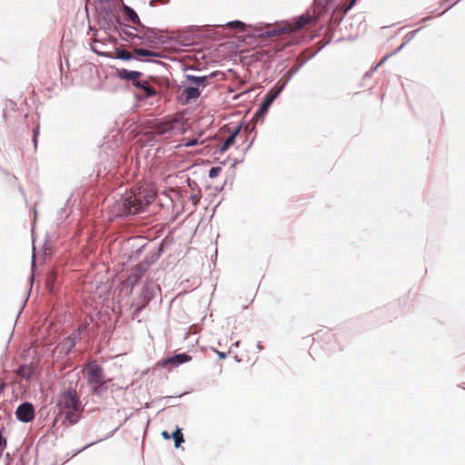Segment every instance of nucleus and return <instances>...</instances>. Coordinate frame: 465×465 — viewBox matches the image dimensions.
Masks as SVG:
<instances>
[{
    "label": "nucleus",
    "instance_id": "f257e3e1",
    "mask_svg": "<svg viewBox=\"0 0 465 465\" xmlns=\"http://www.w3.org/2000/svg\"><path fill=\"white\" fill-rule=\"evenodd\" d=\"M155 195L154 191L149 187H136L115 203V214L117 216L137 214L153 202Z\"/></svg>",
    "mask_w": 465,
    "mask_h": 465
},
{
    "label": "nucleus",
    "instance_id": "f03ea898",
    "mask_svg": "<svg viewBox=\"0 0 465 465\" xmlns=\"http://www.w3.org/2000/svg\"><path fill=\"white\" fill-rule=\"evenodd\" d=\"M56 407L58 414L64 417L69 424H75L81 418L84 407L77 392L74 390L59 394Z\"/></svg>",
    "mask_w": 465,
    "mask_h": 465
},
{
    "label": "nucleus",
    "instance_id": "6ab92c4d",
    "mask_svg": "<svg viewBox=\"0 0 465 465\" xmlns=\"http://www.w3.org/2000/svg\"><path fill=\"white\" fill-rule=\"evenodd\" d=\"M134 53L139 56L145 57H159L160 55L156 52H153L150 50L143 49V48H135Z\"/></svg>",
    "mask_w": 465,
    "mask_h": 465
},
{
    "label": "nucleus",
    "instance_id": "423d86ee",
    "mask_svg": "<svg viewBox=\"0 0 465 465\" xmlns=\"http://www.w3.org/2000/svg\"><path fill=\"white\" fill-rule=\"evenodd\" d=\"M16 418L23 422H29L35 418L34 406L29 402L22 403L15 411Z\"/></svg>",
    "mask_w": 465,
    "mask_h": 465
},
{
    "label": "nucleus",
    "instance_id": "4468645a",
    "mask_svg": "<svg viewBox=\"0 0 465 465\" xmlns=\"http://www.w3.org/2000/svg\"><path fill=\"white\" fill-rule=\"evenodd\" d=\"M183 94L185 97V101L189 102L191 100L197 99L200 96L201 93L196 86H189L183 90Z\"/></svg>",
    "mask_w": 465,
    "mask_h": 465
},
{
    "label": "nucleus",
    "instance_id": "1a4fd4ad",
    "mask_svg": "<svg viewBox=\"0 0 465 465\" xmlns=\"http://www.w3.org/2000/svg\"><path fill=\"white\" fill-rule=\"evenodd\" d=\"M283 86L279 87L276 91H270L262 102L260 113H265L268 108L271 106L272 103L275 100V98L278 96V94L282 92Z\"/></svg>",
    "mask_w": 465,
    "mask_h": 465
},
{
    "label": "nucleus",
    "instance_id": "39448f33",
    "mask_svg": "<svg viewBox=\"0 0 465 465\" xmlns=\"http://www.w3.org/2000/svg\"><path fill=\"white\" fill-rule=\"evenodd\" d=\"M313 21V16L309 14L302 15L301 16L294 19V21L280 29L279 33H291L302 29L305 25H309Z\"/></svg>",
    "mask_w": 465,
    "mask_h": 465
},
{
    "label": "nucleus",
    "instance_id": "cd10ccee",
    "mask_svg": "<svg viewBox=\"0 0 465 465\" xmlns=\"http://www.w3.org/2000/svg\"><path fill=\"white\" fill-rule=\"evenodd\" d=\"M225 356H226V354H225L224 352H219V357H220L221 359L225 358Z\"/></svg>",
    "mask_w": 465,
    "mask_h": 465
},
{
    "label": "nucleus",
    "instance_id": "a878e982",
    "mask_svg": "<svg viewBox=\"0 0 465 465\" xmlns=\"http://www.w3.org/2000/svg\"><path fill=\"white\" fill-rule=\"evenodd\" d=\"M162 436L165 440H169L172 438V436L166 430L162 431Z\"/></svg>",
    "mask_w": 465,
    "mask_h": 465
},
{
    "label": "nucleus",
    "instance_id": "9b49d317",
    "mask_svg": "<svg viewBox=\"0 0 465 465\" xmlns=\"http://www.w3.org/2000/svg\"><path fill=\"white\" fill-rule=\"evenodd\" d=\"M192 360V357L186 353L176 354L173 357H170L164 361V365L173 364V365H180L184 362H188Z\"/></svg>",
    "mask_w": 465,
    "mask_h": 465
},
{
    "label": "nucleus",
    "instance_id": "bb28decb",
    "mask_svg": "<svg viewBox=\"0 0 465 465\" xmlns=\"http://www.w3.org/2000/svg\"><path fill=\"white\" fill-rule=\"evenodd\" d=\"M387 58H388V55H386L385 57H383V58L380 61V63L378 64V66H379V65H381V64H383V63H384V61H385Z\"/></svg>",
    "mask_w": 465,
    "mask_h": 465
},
{
    "label": "nucleus",
    "instance_id": "f8f14e48",
    "mask_svg": "<svg viewBox=\"0 0 465 465\" xmlns=\"http://www.w3.org/2000/svg\"><path fill=\"white\" fill-rule=\"evenodd\" d=\"M133 85L143 90L147 97L154 96L156 94V90L151 86L147 81H135L133 83Z\"/></svg>",
    "mask_w": 465,
    "mask_h": 465
},
{
    "label": "nucleus",
    "instance_id": "393cba45",
    "mask_svg": "<svg viewBox=\"0 0 465 465\" xmlns=\"http://www.w3.org/2000/svg\"><path fill=\"white\" fill-rule=\"evenodd\" d=\"M37 135H38V128H35L34 130V143H35V147H36V143H37Z\"/></svg>",
    "mask_w": 465,
    "mask_h": 465
},
{
    "label": "nucleus",
    "instance_id": "c85d7f7f",
    "mask_svg": "<svg viewBox=\"0 0 465 465\" xmlns=\"http://www.w3.org/2000/svg\"><path fill=\"white\" fill-rule=\"evenodd\" d=\"M195 143H195L194 141H193V142L187 143H186V145L191 146V145H193V144H195Z\"/></svg>",
    "mask_w": 465,
    "mask_h": 465
},
{
    "label": "nucleus",
    "instance_id": "f3484780",
    "mask_svg": "<svg viewBox=\"0 0 465 465\" xmlns=\"http://www.w3.org/2000/svg\"><path fill=\"white\" fill-rule=\"evenodd\" d=\"M34 372V369L31 365H22L17 370V374L25 379H30Z\"/></svg>",
    "mask_w": 465,
    "mask_h": 465
},
{
    "label": "nucleus",
    "instance_id": "5701e85b",
    "mask_svg": "<svg viewBox=\"0 0 465 465\" xmlns=\"http://www.w3.org/2000/svg\"><path fill=\"white\" fill-rule=\"evenodd\" d=\"M357 2V0H350L349 4L344 7V13H347Z\"/></svg>",
    "mask_w": 465,
    "mask_h": 465
},
{
    "label": "nucleus",
    "instance_id": "20e7f679",
    "mask_svg": "<svg viewBox=\"0 0 465 465\" xmlns=\"http://www.w3.org/2000/svg\"><path fill=\"white\" fill-rule=\"evenodd\" d=\"M177 124L175 119L155 122L150 126L151 133L156 135H171Z\"/></svg>",
    "mask_w": 465,
    "mask_h": 465
},
{
    "label": "nucleus",
    "instance_id": "412c9836",
    "mask_svg": "<svg viewBox=\"0 0 465 465\" xmlns=\"http://www.w3.org/2000/svg\"><path fill=\"white\" fill-rule=\"evenodd\" d=\"M222 172V168L221 167H212L211 170L209 171V177L213 179L215 177H217L220 173Z\"/></svg>",
    "mask_w": 465,
    "mask_h": 465
},
{
    "label": "nucleus",
    "instance_id": "6e6552de",
    "mask_svg": "<svg viewBox=\"0 0 465 465\" xmlns=\"http://www.w3.org/2000/svg\"><path fill=\"white\" fill-rule=\"evenodd\" d=\"M146 268L143 264H137L129 273L126 282L130 285H134L143 277Z\"/></svg>",
    "mask_w": 465,
    "mask_h": 465
},
{
    "label": "nucleus",
    "instance_id": "dca6fc26",
    "mask_svg": "<svg viewBox=\"0 0 465 465\" xmlns=\"http://www.w3.org/2000/svg\"><path fill=\"white\" fill-rule=\"evenodd\" d=\"M124 11L132 23L143 27L139 16L131 7L124 5Z\"/></svg>",
    "mask_w": 465,
    "mask_h": 465
},
{
    "label": "nucleus",
    "instance_id": "9d476101",
    "mask_svg": "<svg viewBox=\"0 0 465 465\" xmlns=\"http://www.w3.org/2000/svg\"><path fill=\"white\" fill-rule=\"evenodd\" d=\"M142 75V73L138 71H129L127 69L122 68L117 70V76L122 80L126 81H139V77Z\"/></svg>",
    "mask_w": 465,
    "mask_h": 465
},
{
    "label": "nucleus",
    "instance_id": "b1692460",
    "mask_svg": "<svg viewBox=\"0 0 465 465\" xmlns=\"http://www.w3.org/2000/svg\"><path fill=\"white\" fill-rule=\"evenodd\" d=\"M124 33L127 36H129V37H131V38H133V39H134V38H139V39H140V37H141V35H138L133 34L131 31L124 30Z\"/></svg>",
    "mask_w": 465,
    "mask_h": 465
},
{
    "label": "nucleus",
    "instance_id": "ddd939ff",
    "mask_svg": "<svg viewBox=\"0 0 465 465\" xmlns=\"http://www.w3.org/2000/svg\"><path fill=\"white\" fill-rule=\"evenodd\" d=\"M240 132V127H237L223 142V143L221 145L219 152L224 153L227 151L232 144L235 143L236 136L238 135Z\"/></svg>",
    "mask_w": 465,
    "mask_h": 465
},
{
    "label": "nucleus",
    "instance_id": "7ed1b4c3",
    "mask_svg": "<svg viewBox=\"0 0 465 465\" xmlns=\"http://www.w3.org/2000/svg\"><path fill=\"white\" fill-rule=\"evenodd\" d=\"M85 371L88 383L92 386L93 393L100 394L102 386L104 383L103 368L95 362H91L87 364Z\"/></svg>",
    "mask_w": 465,
    "mask_h": 465
},
{
    "label": "nucleus",
    "instance_id": "a211bd4d",
    "mask_svg": "<svg viewBox=\"0 0 465 465\" xmlns=\"http://www.w3.org/2000/svg\"><path fill=\"white\" fill-rule=\"evenodd\" d=\"M114 58L121 59V60H131L133 58V54L128 50L123 49V48H117L114 51Z\"/></svg>",
    "mask_w": 465,
    "mask_h": 465
},
{
    "label": "nucleus",
    "instance_id": "2eb2a0df",
    "mask_svg": "<svg viewBox=\"0 0 465 465\" xmlns=\"http://www.w3.org/2000/svg\"><path fill=\"white\" fill-rule=\"evenodd\" d=\"M209 78H210V76H206V75L205 76H194V75L187 76L188 81L191 84H194L197 88L200 86L205 87Z\"/></svg>",
    "mask_w": 465,
    "mask_h": 465
},
{
    "label": "nucleus",
    "instance_id": "aec40b11",
    "mask_svg": "<svg viewBox=\"0 0 465 465\" xmlns=\"http://www.w3.org/2000/svg\"><path fill=\"white\" fill-rule=\"evenodd\" d=\"M172 438L174 440V446L179 448L181 443L184 441L183 435L182 433L181 429L177 428L175 431L173 433Z\"/></svg>",
    "mask_w": 465,
    "mask_h": 465
},
{
    "label": "nucleus",
    "instance_id": "0eeeda50",
    "mask_svg": "<svg viewBox=\"0 0 465 465\" xmlns=\"http://www.w3.org/2000/svg\"><path fill=\"white\" fill-rule=\"evenodd\" d=\"M164 36L154 29H146L140 39H144L153 45L163 44Z\"/></svg>",
    "mask_w": 465,
    "mask_h": 465
},
{
    "label": "nucleus",
    "instance_id": "4be33fe9",
    "mask_svg": "<svg viewBox=\"0 0 465 465\" xmlns=\"http://www.w3.org/2000/svg\"><path fill=\"white\" fill-rule=\"evenodd\" d=\"M228 26L231 27V28H235V29H243L244 27V24L241 21H233V22H230L228 24Z\"/></svg>",
    "mask_w": 465,
    "mask_h": 465
}]
</instances>
